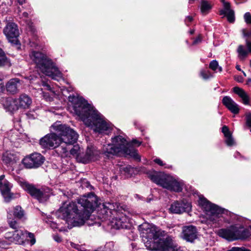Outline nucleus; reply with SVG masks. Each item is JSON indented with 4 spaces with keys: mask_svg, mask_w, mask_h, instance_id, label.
Wrapping results in <instances>:
<instances>
[{
    "mask_svg": "<svg viewBox=\"0 0 251 251\" xmlns=\"http://www.w3.org/2000/svg\"><path fill=\"white\" fill-rule=\"evenodd\" d=\"M45 161V157L40 153H33L25 157L22 162L26 168H37L41 166Z\"/></svg>",
    "mask_w": 251,
    "mask_h": 251,
    "instance_id": "obj_12",
    "label": "nucleus"
},
{
    "mask_svg": "<svg viewBox=\"0 0 251 251\" xmlns=\"http://www.w3.org/2000/svg\"><path fill=\"white\" fill-rule=\"evenodd\" d=\"M117 208V203L105 202L103 204V209L101 210V211L104 212V214L108 216L109 215L108 213H112V211L116 210Z\"/></svg>",
    "mask_w": 251,
    "mask_h": 251,
    "instance_id": "obj_26",
    "label": "nucleus"
},
{
    "mask_svg": "<svg viewBox=\"0 0 251 251\" xmlns=\"http://www.w3.org/2000/svg\"><path fill=\"white\" fill-rule=\"evenodd\" d=\"M209 68L215 72H217V70H218L221 72L222 71V67L219 66L218 63L216 60H213L210 63Z\"/></svg>",
    "mask_w": 251,
    "mask_h": 251,
    "instance_id": "obj_31",
    "label": "nucleus"
},
{
    "mask_svg": "<svg viewBox=\"0 0 251 251\" xmlns=\"http://www.w3.org/2000/svg\"><path fill=\"white\" fill-rule=\"evenodd\" d=\"M244 36H251V32H250V33H244Z\"/></svg>",
    "mask_w": 251,
    "mask_h": 251,
    "instance_id": "obj_56",
    "label": "nucleus"
},
{
    "mask_svg": "<svg viewBox=\"0 0 251 251\" xmlns=\"http://www.w3.org/2000/svg\"><path fill=\"white\" fill-rule=\"evenodd\" d=\"M201 76L204 79L212 77V75L208 71L202 70L200 73Z\"/></svg>",
    "mask_w": 251,
    "mask_h": 251,
    "instance_id": "obj_35",
    "label": "nucleus"
},
{
    "mask_svg": "<svg viewBox=\"0 0 251 251\" xmlns=\"http://www.w3.org/2000/svg\"><path fill=\"white\" fill-rule=\"evenodd\" d=\"M193 20V18L192 16H187L185 19V22L187 23V22L190 23Z\"/></svg>",
    "mask_w": 251,
    "mask_h": 251,
    "instance_id": "obj_48",
    "label": "nucleus"
},
{
    "mask_svg": "<svg viewBox=\"0 0 251 251\" xmlns=\"http://www.w3.org/2000/svg\"><path fill=\"white\" fill-rule=\"evenodd\" d=\"M22 86L21 80L17 78L10 79L6 84V89L8 92L14 94L18 92Z\"/></svg>",
    "mask_w": 251,
    "mask_h": 251,
    "instance_id": "obj_19",
    "label": "nucleus"
},
{
    "mask_svg": "<svg viewBox=\"0 0 251 251\" xmlns=\"http://www.w3.org/2000/svg\"><path fill=\"white\" fill-rule=\"evenodd\" d=\"M124 170L126 173H129L132 171V168L130 167H126L124 168Z\"/></svg>",
    "mask_w": 251,
    "mask_h": 251,
    "instance_id": "obj_47",
    "label": "nucleus"
},
{
    "mask_svg": "<svg viewBox=\"0 0 251 251\" xmlns=\"http://www.w3.org/2000/svg\"><path fill=\"white\" fill-rule=\"evenodd\" d=\"M42 85L45 88V89L51 91V88L50 86L46 82L44 81L42 82Z\"/></svg>",
    "mask_w": 251,
    "mask_h": 251,
    "instance_id": "obj_44",
    "label": "nucleus"
},
{
    "mask_svg": "<svg viewBox=\"0 0 251 251\" xmlns=\"http://www.w3.org/2000/svg\"><path fill=\"white\" fill-rule=\"evenodd\" d=\"M238 251H251L250 250L247 249L245 248H239L238 247Z\"/></svg>",
    "mask_w": 251,
    "mask_h": 251,
    "instance_id": "obj_50",
    "label": "nucleus"
},
{
    "mask_svg": "<svg viewBox=\"0 0 251 251\" xmlns=\"http://www.w3.org/2000/svg\"><path fill=\"white\" fill-rule=\"evenodd\" d=\"M9 64V61L4 51L0 49V67Z\"/></svg>",
    "mask_w": 251,
    "mask_h": 251,
    "instance_id": "obj_30",
    "label": "nucleus"
},
{
    "mask_svg": "<svg viewBox=\"0 0 251 251\" xmlns=\"http://www.w3.org/2000/svg\"><path fill=\"white\" fill-rule=\"evenodd\" d=\"M220 14L226 16L229 23H233L235 21L234 12L230 9V5L228 2H224V9L220 11Z\"/></svg>",
    "mask_w": 251,
    "mask_h": 251,
    "instance_id": "obj_20",
    "label": "nucleus"
},
{
    "mask_svg": "<svg viewBox=\"0 0 251 251\" xmlns=\"http://www.w3.org/2000/svg\"><path fill=\"white\" fill-rule=\"evenodd\" d=\"M77 202L80 207H78L74 202H65L57 211L59 217L73 226H80L84 224L97 206L98 199L95 195L91 193L79 198Z\"/></svg>",
    "mask_w": 251,
    "mask_h": 251,
    "instance_id": "obj_1",
    "label": "nucleus"
},
{
    "mask_svg": "<svg viewBox=\"0 0 251 251\" xmlns=\"http://www.w3.org/2000/svg\"><path fill=\"white\" fill-rule=\"evenodd\" d=\"M246 46L247 50H246L244 46L242 45H239L237 50L238 57L241 59L245 58L249 53H251V41L246 40Z\"/></svg>",
    "mask_w": 251,
    "mask_h": 251,
    "instance_id": "obj_22",
    "label": "nucleus"
},
{
    "mask_svg": "<svg viewBox=\"0 0 251 251\" xmlns=\"http://www.w3.org/2000/svg\"><path fill=\"white\" fill-rule=\"evenodd\" d=\"M103 152L108 157L113 155H129L137 161L140 160V157L137 151L132 147L129 148L126 140L120 135L112 138L111 144L104 145Z\"/></svg>",
    "mask_w": 251,
    "mask_h": 251,
    "instance_id": "obj_4",
    "label": "nucleus"
},
{
    "mask_svg": "<svg viewBox=\"0 0 251 251\" xmlns=\"http://www.w3.org/2000/svg\"><path fill=\"white\" fill-rule=\"evenodd\" d=\"M53 238L54 240L57 242H60L61 241V238L57 235L54 236Z\"/></svg>",
    "mask_w": 251,
    "mask_h": 251,
    "instance_id": "obj_49",
    "label": "nucleus"
},
{
    "mask_svg": "<svg viewBox=\"0 0 251 251\" xmlns=\"http://www.w3.org/2000/svg\"><path fill=\"white\" fill-rule=\"evenodd\" d=\"M2 159L3 162L6 165L13 164L16 161L15 155L7 151L3 154Z\"/></svg>",
    "mask_w": 251,
    "mask_h": 251,
    "instance_id": "obj_27",
    "label": "nucleus"
},
{
    "mask_svg": "<svg viewBox=\"0 0 251 251\" xmlns=\"http://www.w3.org/2000/svg\"><path fill=\"white\" fill-rule=\"evenodd\" d=\"M81 149L78 145H75L72 149H71L70 152L74 156H78L81 153Z\"/></svg>",
    "mask_w": 251,
    "mask_h": 251,
    "instance_id": "obj_34",
    "label": "nucleus"
},
{
    "mask_svg": "<svg viewBox=\"0 0 251 251\" xmlns=\"http://www.w3.org/2000/svg\"><path fill=\"white\" fill-rule=\"evenodd\" d=\"M132 143L133 144H138V146H139L140 145V143H138V142L136 140H132Z\"/></svg>",
    "mask_w": 251,
    "mask_h": 251,
    "instance_id": "obj_55",
    "label": "nucleus"
},
{
    "mask_svg": "<svg viewBox=\"0 0 251 251\" xmlns=\"http://www.w3.org/2000/svg\"><path fill=\"white\" fill-rule=\"evenodd\" d=\"M246 23L248 24H251V14L249 12H246L244 16Z\"/></svg>",
    "mask_w": 251,
    "mask_h": 251,
    "instance_id": "obj_39",
    "label": "nucleus"
},
{
    "mask_svg": "<svg viewBox=\"0 0 251 251\" xmlns=\"http://www.w3.org/2000/svg\"><path fill=\"white\" fill-rule=\"evenodd\" d=\"M150 178L153 182L169 190L179 192L182 190L183 182L172 176L155 173L151 175Z\"/></svg>",
    "mask_w": 251,
    "mask_h": 251,
    "instance_id": "obj_6",
    "label": "nucleus"
},
{
    "mask_svg": "<svg viewBox=\"0 0 251 251\" xmlns=\"http://www.w3.org/2000/svg\"><path fill=\"white\" fill-rule=\"evenodd\" d=\"M154 161L156 164H158L161 166H163L164 164L163 163V161L159 158H156L154 160Z\"/></svg>",
    "mask_w": 251,
    "mask_h": 251,
    "instance_id": "obj_45",
    "label": "nucleus"
},
{
    "mask_svg": "<svg viewBox=\"0 0 251 251\" xmlns=\"http://www.w3.org/2000/svg\"><path fill=\"white\" fill-rule=\"evenodd\" d=\"M250 228H251V226H250Z\"/></svg>",
    "mask_w": 251,
    "mask_h": 251,
    "instance_id": "obj_63",
    "label": "nucleus"
},
{
    "mask_svg": "<svg viewBox=\"0 0 251 251\" xmlns=\"http://www.w3.org/2000/svg\"><path fill=\"white\" fill-rule=\"evenodd\" d=\"M4 88V85L2 84L1 80L0 79V92L2 91Z\"/></svg>",
    "mask_w": 251,
    "mask_h": 251,
    "instance_id": "obj_51",
    "label": "nucleus"
},
{
    "mask_svg": "<svg viewBox=\"0 0 251 251\" xmlns=\"http://www.w3.org/2000/svg\"><path fill=\"white\" fill-rule=\"evenodd\" d=\"M243 73V75H244V76H246V73L244 72V71H242Z\"/></svg>",
    "mask_w": 251,
    "mask_h": 251,
    "instance_id": "obj_60",
    "label": "nucleus"
},
{
    "mask_svg": "<svg viewBox=\"0 0 251 251\" xmlns=\"http://www.w3.org/2000/svg\"><path fill=\"white\" fill-rule=\"evenodd\" d=\"M194 30H191V31H190V33H191V34H193V33H194Z\"/></svg>",
    "mask_w": 251,
    "mask_h": 251,
    "instance_id": "obj_59",
    "label": "nucleus"
},
{
    "mask_svg": "<svg viewBox=\"0 0 251 251\" xmlns=\"http://www.w3.org/2000/svg\"><path fill=\"white\" fill-rule=\"evenodd\" d=\"M191 209V204L184 201H176L173 202L169 208V211L172 213L180 214L188 212Z\"/></svg>",
    "mask_w": 251,
    "mask_h": 251,
    "instance_id": "obj_14",
    "label": "nucleus"
},
{
    "mask_svg": "<svg viewBox=\"0 0 251 251\" xmlns=\"http://www.w3.org/2000/svg\"><path fill=\"white\" fill-rule=\"evenodd\" d=\"M139 230L140 232L141 236L145 242L146 246L147 242L151 243V244L152 243H156L159 238L164 234V231L146 223L140 225L139 226Z\"/></svg>",
    "mask_w": 251,
    "mask_h": 251,
    "instance_id": "obj_8",
    "label": "nucleus"
},
{
    "mask_svg": "<svg viewBox=\"0 0 251 251\" xmlns=\"http://www.w3.org/2000/svg\"><path fill=\"white\" fill-rule=\"evenodd\" d=\"M25 234H28V237L30 239V242L31 245H34L36 242V240L34 237V235L33 233L30 232H27L26 231V233H25Z\"/></svg>",
    "mask_w": 251,
    "mask_h": 251,
    "instance_id": "obj_40",
    "label": "nucleus"
},
{
    "mask_svg": "<svg viewBox=\"0 0 251 251\" xmlns=\"http://www.w3.org/2000/svg\"><path fill=\"white\" fill-rule=\"evenodd\" d=\"M4 106L9 111H13L19 108L18 101L17 100L7 99L5 100Z\"/></svg>",
    "mask_w": 251,
    "mask_h": 251,
    "instance_id": "obj_25",
    "label": "nucleus"
},
{
    "mask_svg": "<svg viewBox=\"0 0 251 251\" xmlns=\"http://www.w3.org/2000/svg\"><path fill=\"white\" fill-rule=\"evenodd\" d=\"M126 221L127 219L126 217L122 216V217H120L121 224L124 226L123 227H121V228H125L127 227Z\"/></svg>",
    "mask_w": 251,
    "mask_h": 251,
    "instance_id": "obj_42",
    "label": "nucleus"
},
{
    "mask_svg": "<svg viewBox=\"0 0 251 251\" xmlns=\"http://www.w3.org/2000/svg\"><path fill=\"white\" fill-rule=\"evenodd\" d=\"M201 12L203 15H207L212 8V4L207 0H202L201 2Z\"/></svg>",
    "mask_w": 251,
    "mask_h": 251,
    "instance_id": "obj_28",
    "label": "nucleus"
},
{
    "mask_svg": "<svg viewBox=\"0 0 251 251\" xmlns=\"http://www.w3.org/2000/svg\"><path fill=\"white\" fill-rule=\"evenodd\" d=\"M201 41V36H199V37H198V38H197L194 41H193V45H196L197 44H198L199 43H200Z\"/></svg>",
    "mask_w": 251,
    "mask_h": 251,
    "instance_id": "obj_46",
    "label": "nucleus"
},
{
    "mask_svg": "<svg viewBox=\"0 0 251 251\" xmlns=\"http://www.w3.org/2000/svg\"><path fill=\"white\" fill-rule=\"evenodd\" d=\"M40 91L41 92V94L42 95V96L45 98V99L47 101H52V98L49 96V94L48 93H45L43 92V89L41 88L40 89Z\"/></svg>",
    "mask_w": 251,
    "mask_h": 251,
    "instance_id": "obj_41",
    "label": "nucleus"
},
{
    "mask_svg": "<svg viewBox=\"0 0 251 251\" xmlns=\"http://www.w3.org/2000/svg\"><path fill=\"white\" fill-rule=\"evenodd\" d=\"M241 79H242V78H238V79H237V80L239 82H241Z\"/></svg>",
    "mask_w": 251,
    "mask_h": 251,
    "instance_id": "obj_58",
    "label": "nucleus"
},
{
    "mask_svg": "<svg viewBox=\"0 0 251 251\" xmlns=\"http://www.w3.org/2000/svg\"><path fill=\"white\" fill-rule=\"evenodd\" d=\"M13 215L18 219H22L25 215V212L20 206H16L14 208Z\"/></svg>",
    "mask_w": 251,
    "mask_h": 251,
    "instance_id": "obj_29",
    "label": "nucleus"
},
{
    "mask_svg": "<svg viewBox=\"0 0 251 251\" xmlns=\"http://www.w3.org/2000/svg\"><path fill=\"white\" fill-rule=\"evenodd\" d=\"M112 226L116 229H120L123 227V225L121 224L120 217H116L112 219L111 222Z\"/></svg>",
    "mask_w": 251,
    "mask_h": 251,
    "instance_id": "obj_33",
    "label": "nucleus"
},
{
    "mask_svg": "<svg viewBox=\"0 0 251 251\" xmlns=\"http://www.w3.org/2000/svg\"><path fill=\"white\" fill-rule=\"evenodd\" d=\"M222 102L231 113L234 114L239 113L240 109L238 105L229 96H225Z\"/></svg>",
    "mask_w": 251,
    "mask_h": 251,
    "instance_id": "obj_18",
    "label": "nucleus"
},
{
    "mask_svg": "<svg viewBox=\"0 0 251 251\" xmlns=\"http://www.w3.org/2000/svg\"><path fill=\"white\" fill-rule=\"evenodd\" d=\"M18 1L20 4H23L25 3L26 0H18Z\"/></svg>",
    "mask_w": 251,
    "mask_h": 251,
    "instance_id": "obj_52",
    "label": "nucleus"
},
{
    "mask_svg": "<svg viewBox=\"0 0 251 251\" xmlns=\"http://www.w3.org/2000/svg\"><path fill=\"white\" fill-rule=\"evenodd\" d=\"M199 203L205 211L206 218L213 222H216L224 212V209L205 198H200Z\"/></svg>",
    "mask_w": 251,
    "mask_h": 251,
    "instance_id": "obj_9",
    "label": "nucleus"
},
{
    "mask_svg": "<svg viewBox=\"0 0 251 251\" xmlns=\"http://www.w3.org/2000/svg\"><path fill=\"white\" fill-rule=\"evenodd\" d=\"M236 68L237 70H239L240 71H241V68H240V66L239 65H236Z\"/></svg>",
    "mask_w": 251,
    "mask_h": 251,
    "instance_id": "obj_57",
    "label": "nucleus"
},
{
    "mask_svg": "<svg viewBox=\"0 0 251 251\" xmlns=\"http://www.w3.org/2000/svg\"><path fill=\"white\" fill-rule=\"evenodd\" d=\"M104 247H108L110 248V251H117L114 244L112 242L107 244Z\"/></svg>",
    "mask_w": 251,
    "mask_h": 251,
    "instance_id": "obj_43",
    "label": "nucleus"
},
{
    "mask_svg": "<svg viewBox=\"0 0 251 251\" xmlns=\"http://www.w3.org/2000/svg\"><path fill=\"white\" fill-rule=\"evenodd\" d=\"M73 109L75 114L84 124L88 126H91L95 132L103 133L110 129V125L105 121L103 116L86 100H77Z\"/></svg>",
    "mask_w": 251,
    "mask_h": 251,
    "instance_id": "obj_3",
    "label": "nucleus"
},
{
    "mask_svg": "<svg viewBox=\"0 0 251 251\" xmlns=\"http://www.w3.org/2000/svg\"><path fill=\"white\" fill-rule=\"evenodd\" d=\"M21 186L32 197L37 199L39 201L41 202L47 201L51 194L50 190L49 188L39 189L36 188L34 185L26 182H22Z\"/></svg>",
    "mask_w": 251,
    "mask_h": 251,
    "instance_id": "obj_11",
    "label": "nucleus"
},
{
    "mask_svg": "<svg viewBox=\"0 0 251 251\" xmlns=\"http://www.w3.org/2000/svg\"><path fill=\"white\" fill-rule=\"evenodd\" d=\"M222 131L225 137V142L226 145L228 146H232L234 145L235 144V142L228 127L226 126H223Z\"/></svg>",
    "mask_w": 251,
    "mask_h": 251,
    "instance_id": "obj_24",
    "label": "nucleus"
},
{
    "mask_svg": "<svg viewBox=\"0 0 251 251\" xmlns=\"http://www.w3.org/2000/svg\"><path fill=\"white\" fill-rule=\"evenodd\" d=\"M26 231L17 229L12 232H7L5 234V238L10 243L22 244L24 243Z\"/></svg>",
    "mask_w": 251,
    "mask_h": 251,
    "instance_id": "obj_15",
    "label": "nucleus"
},
{
    "mask_svg": "<svg viewBox=\"0 0 251 251\" xmlns=\"http://www.w3.org/2000/svg\"><path fill=\"white\" fill-rule=\"evenodd\" d=\"M227 251H238V247H233L230 250Z\"/></svg>",
    "mask_w": 251,
    "mask_h": 251,
    "instance_id": "obj_53",
    "label": "nucleus"
},
{
    "mask_svg": "<svg viewBox=\"0 0 251 251\" xmlns=\"http://www.w3.org/2000/svg\"><path fill=\"white\" fill-rule=\"evenodd\" d=\"M250 228H251V226H250Z\"/></svg>",
    "mask_w": 251,
    "mask_h": 251,
    "instance_id": "obj_64",
    "label": "nucleus"
},
{
    "mask_svg": "<svg viewBox=\"0 0 251 251\" xmlns=\"http://www.w3.org/2000/svg\"><path fill=\"white\" fill-rule=\"evenodd\" d=\"M19 108H28L32 102L31 99L25 94H22L19 98L17 100Z\"/></svg>",
    "mask_w": 251,
    "mask_h": 251,
    "instance_id": "obj_23",
    "label": "nucleus"
},
{
    "mask_svg": "<svg viewBox=\"0 0 251 251\" xmlns=\"http://www.w3.org/2000/svg\"><path fill=\"white\" fill-rule=\"evenodd\" d=\"M222 1L223 2V3L224 4V2H226L224 0H222Z\"/></svg>",
    "mask_w": 251,
    "mask_h": 251,
    "instance_id": "obj_62",
    "label": "nucleus"
},
{
    "mask_svg": "<svg viewBox=\"0 0 251 251\" xmlns=\"http://www.w3.org/2000/svg\"><path fill=\"white\" fill-rule=\"evenodd\" d=\"M3 32L9 41L14 44H18L17 37L19 32L16 24L13 23H8L4 28Z\"/></svg>",
    "mask_w": 251,
    "mask_h": 251,
    "instance_id": "obj_13",
    "label": "nucleus"
},
{
    "mask_svg": "<svg viewBox=\"0 0 251 251\" xmlns=\"http://www.w3.org/2000/svg\"><path fill=\"white\" fill-rule=\"evenodd\" d=\"M4 177V175L0 176V190L5 201L8 202L16 197L14 196L13 194L10 193L11 186L10 183L6 180H4L3 182H2Z\"/></svg>",
    "mask_w": 251,
    "mask_h": 251,
    "instance_id": "obj_16",
    "label": "nucleus"
},
{
    "mask_svg": "<svg viewBox=\"0 0 251 251\" xmlns=\"http://www.w3.org/2000/svg\"><path fill=\"white\" fill-rule=\"evenodd\" d=\"M52 132L40 139L39 144L44 149L57 148L61 156H67L68 146L74 144L78 139L77 133L70 126L62 125L60 122L54 123L50 127Z\"/></svg>",
    "mask_w": 251,
    "mask_h": 251,
    "instance_id": "obj_2",
    "label": "nucleus"
},
{
    "mask_svg": "<svg viewBox=\"0 0 251 251\" xmlns=\"http://www.w3.org/2000/svg\"><path fill=\"white\" fill-rule=\"evenodd\" d=\"M3 229V228H2V227L0 228V231H2Z\"/></svg>",
    "mask_w": 251,
    "mask_h": 251,
    "instance_id": "obj_61",
    "label": "nucleus"
},
{
    "mask_svg": "<svg viewBox=\"0 0 251 251\" xmlns=\"http://www.w3.org/2000/svg\"><path fill=\"white\" fill-rule=\"evenodd\" d=\"M197 230L192 225L185 226L182 228L183 238L188 242H192L197 238Z\"/></svg>",
    "mask_w": 251,
    "mask_h": 251,
    "instance_id": "obj_17",
    "label": "nucleus"
},
{
    "mask_svg": "<svg viewBox=\"0 0 251 251\" xmlns=\"http://www.w3.org/2000/svg\"><path fill=\"white\" fill-rule=\"evenodd\" d=\"M241 98L242 100L243 103L245 105H251V103L250 101V98L247 94L242 96Z\"/></svg>",
    "mask_w": 251,
    "mask_h": 251,
    "instance_id": "obj_37",
    "label": "nucleus"
},
{
    "mask_svg": "<svg viewBox=\"0 0 251 251\" xmlns=\"http://www.w3.org/2000/svg\"><path fill=\"white\" fill-rule=\"evenodd\" d=\"M23 16L25 18H27L28 17V13L27 12H24L23 13Z\"/></svg>",
    "mask_w": 251,
    "mask_h": 251,
    "instance_id": "obj_54",
    "label": "nucleus"
},
{
    "mask_svg": "<svg viewBox=\"0 0 251 251\" xmlns=\"http://www.w3.org/2000/svg\"><path fill=\"white\" fill-rule=\"evenodd\" d=\"M233 92L237 94L240 98L244 95L246 93L241 88L238 87H235L233 89Z\"/></svg>",
    "mask_w": 251,
    "mask_h": 251,
    "instance_id": "obj_36",
    "label": "nucleus"
},
{
    "mask_svg": "<svg viewBox=\"0 0 251 251\" xmlns=\"http://www.w3.org/2000/svg\"><path fill=\"white\" fill-rule=\"evenodd\" d=\"M100 152L95 147L93 146H88L84 156V159L86 161H94L98 158Z\"/></svg>",
    "mask_w": 251,
    "mask_h": 251,
    "instance_id": "obj_21",
    "label": "nucleus"
},
{
    "mask_svg": "<svg viewBox=\"0 0 251 251\" xmlns=\"http://www.w3.org/2000/svg\"><path fill=\"white\" fill-rule=\"evenodd\" d=\"M218 234L229 241H232L246 239L250 237V232L241 226L232 225L228 228L219 229Z\"/></svg>",
    "mask_w": 251,
    "mask_h": 251,
    "instance_id": "obj_7",
    "label": "nucleus"
},
{
    "mask_svg": "<svg viewBox=\"0 0 251 251\" xmlns=\"http://www.w3.org/2000/svg\"><path fill=\"white\" fill-rule=\"evenodd\" d=\"M30 57L35 63L37 68L43 74L54 79L62 77L61 73L46 55L39 51H33L30 54Z\"/></svg>",
    "mask_w": 251,
    "mask_h": 251,
    "instance_id": "obj_5",
    "label": "nucleus"
},
{
    "mask_svg": "<svg viewBox=\"0 0 251 251\" xmlns=\"http://www.w3.org/2000/svg\"><path fill=\"white\" fill-rule=\"evenodd\" d=\"M10 212H12V211H9L8 212V223L10 227L14 229H16L19 227V226L18 225V224L17 222L14 220L11 219V217H9V216H11V214L9 213Z\"/></svg>",
    "mask_w": 251,
    "mask_h": 251,
    "instance_id": "obj_32",
    "label": "nucleus"
},
{
    "mask_svg": "<svg viewBox=\"0 0 251 251\" xmlns=\"http://www.w3.org/2000/svg\"><path fill=\"white\" fill-rule=\"evenodd\" d=\"M246 116V125L251 127V113H247L245 115Z\"/></svg>",
    "mask_w": 251,
    "mask_h": 251,
    "instance_id": "obj_38",
    "label": "nucleus"
},
{
    "mask_svg": "<svg viewBox=\"0 0 251 251\" xmlns=\"http://www.w3.org/2000/svg\"><path fill=\"white\" fill-rule=\"evenodd\" d=\"M146 247L150 250H160L161 251H180V250L170 236L165 238H159L156 243H152V244L147 242Z\"/></svg>",
    "mask_w": 251,
    "mask_h": 251,
    "instance_id": "obj_10",
    "label": "nucleus"
}]
</instances>
